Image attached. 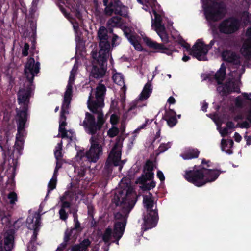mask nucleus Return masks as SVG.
<instances>
[{
    "mask_svg": "<svg viewBox=\"0 0 251 251\" xmlns=\"http://www.w3.org/2000/svg\"><path fill=\"white\" fill-rule=\"evenodd\" d=\"M118 120V118L116 115L113 114L111 116L110 122L112 125L116 124L117 123Z\"/></svg>",
    "mask_w": 251,
    "mask_h": 251,
    "instance_id": "obj_50",
    "label": "nucleus"
},
{
    "mask_svg": "<svg viewBox=\"0 0 251 251\" xmlns=\"http://www.w3.org/2000/svg\"><path fill=\"white\" fill-rule=\"evenodd\" d=\"M56 176L54 175L52 179L50 181L49 184H48V192H49L50 191L54 189L56 187Z\"/></svg>",
    "mask_w": 251,
    "mask_h": 251,
    "instance_id": "obj_39",
    "label": "nucleus"
},
{
    "mask_svg": "<svg viewBox=\"0 0 251 251\" xmlns=\"http://www.w3.org/2000/svg\"><path fill=\"white\" fill-rule=\"evenodd\" d=\"M151 92V84L150 82H148L145 85L143 90L140 95L139 100L141 101H143L146 100L148 98H149Z\"/></svg>",
    "mask_w": 251,
    "mask_h": 251,
    "instance_id": "obj_29",
    "label": "nucleus"
},
{
    "mask_svg": "<svg viewBox=\"0 0 251 251\" xmlns=\"http://www.w3.org/2000/svg\"><path fill=\"white\" fill-rule=\"evenodd\" d=\"M124 32L126 36L130 41V38H134L135 36L130 33V30L129 28L126 27L124 29Z\"/></svg>",
    "mask_w": 251,
    "mask_h": 251,
    "instance_id": "obj_46",
    "label": "nucleus"
},
{
    "mask_svg": "<svg viewBox=\"0 0 251 251\" xmlns=\"http://www.w3.org/2000/svg\"><path fill=\"white\" fill-rule=\"evenodd\" d=\"M60 137L62 138H67L71 141L74 136V133L71 130H66L65 129L63 130L59 131Z\"/></svg>",
    "mask_w": 251,
    "mask_h": 251,
    "instance_id": "obj_34",
    "label": "nucleus"
},
{
    "mask_svg": "<svg viewBox=\"0 0 251 251\" xmlns=\"http://www.w3.org/2000/svg\"><path fill=\"white\" fill-rule=\"evenodd\" d=\"M213 44L214 41H211L209 45H206L200 40H198L190 50V54L199 60H205V55Z\"/></svg>",
    "mask_w": 251,
    "mask_h": 251,
    "instance_id": "obj_11",
    "label": "nucleus"
},
{
    "mask_svg": "<svg viewBox=\"0 0 251 251\" xmlns=\"http://www.w3.org/2000/svg\"><path fill=\"white\" fill-rule=\"evenodd\" d=\"M75 73L74 70H72L71 72L67 89L64 96V100L65 101L64 106L70 104L72 92V85L75 80Z\"/></svg>",
    "mask_w": 251,
    "mask_h": 251,
    "instance_id": "obj_19",
    "label": "nucleus"
},
{
    "mask_svg": "<svg viewBox=\"0 0 251 251\" xmlns=\"http://www.w3.org/2000/svg\"><path fill=\"white\" fill-rule=\"evenodd\" d=\"M60 160H57L56 166V168H55V169L54 171V175H55V174L57 172L58 169L61 167V163L60 162Z\"/></svg>",
    "mask_w": 251,
    "mask_h": 251,
    "instance_id": "obj_59",
    "label": "nucleus"
},
{
    "mask_svg": "<svg viewBox=\"0 0 251 251\" xmlns=\"http://www.w3.org/2000/svg\"><path fill=\"white\" fill-rule=\"evenodd\" d=\"M243 40L241 53L246 59L251 60V27L247 29Z\"/></svg>",
    "mask_w": 251,
    "mask_h": 251,
    "instance_id": "obj_17",
    "label": "nucleus"
},
{
    "mask_svg": "<svg viewBox=\"0 0 251 251\" xmlns=\"http://www.w3.org/2000/svg\"><path fill=\"white\" fill-rule=\"evenodd\" d=\"M120 187L114 198L116 204L121 206L123 208V214L117 212L115 214L116 222L114 228L113 237L116 239L117 245L119 244V240L122 237L125 230L126 216L135 205L137 197L129 180L122 179L120 183Z\"/></svg>",
    "mask_w": 251,
    "mask_h": 251,
    "instance_id": "obj_1",
    "label": "nucleus"
},
{
    "mask_svg": "<svg viewBox=\"0 0 251 251\" xmlns=\"http://www.w3.org/2000/svg\"><path fill=\"white\" fill-rule=\"evenodd\" d=\"M137 1L142 4H143L144 2L149 4V5L151 4V3L152 2L153 0H137Z\"/></svg>",
    "mask_w": 251,
    "mask_h": 251,
    "instance_id": "obj_57",
    "label": "nucleus"
},
{
    "mask_svg": "<svg viewBox=\"0 0 251 251\" xmlns=\"http://www.w3.org/2000/svg\"><path fill=\"white\" fill-rule=\"evenodd\" d=\"M94 59V61L95 63H98L100 66V68H98V67L94 65L93 69L92 71V75L95 78H100L105 74V70L103 68L101 67L104 66L106 63V61L104 63L103 65L100 64L98 62H97L96 60Z\"/></svg>",
    "mask_w": 251,
    "mask_h": 251,
    "instance_id": "obj_24",
    "label": "nucleus"
},
{
    "mask_svg": "<svg viewBox=\"0 0 251 251\" xmlns=\"http://www.w3.org/2000/svg\"><path fill=\"white\" fill-rule=\"evenodd\" d=\"M199 151L197 149H189L184 153L180 155L184 160L191 159L194 158L198 157Z\"/></svg>",
    "mask_w": 251,
    "mask_h": 251,
    "instance_id": "obj_27",
    "label": "nucleus"
},
{
    "mask_svg": "<svg viewBox=\"0 0 251 251\" xmlns=\"http://www.w3.org/2000/svg\"><path fill=\"white\" fill-rule=\"evenodd\" d=\"M114 231L112 232V229L110 228H106L102 235V240L105 243L110 244V242H115L117 243L116 239L113 237Z\"/></svg>",
    "mask_w": 251,
    "mask_h": 251,
    "instance_id": "obj_23",
    "label": "nucleus"
},
{
    "mask_svg": "<svg viewBox=\"0 0 251 251\" xmlns=\"http://www.w3.org/2000/svg\"><path fill=\"white\" fill-rule=\"evenodd\" d=\"M31 82L26 81L23 87L21 88L18 93V100L19 103L24 106L22 110H17V116L18 113L22 111H25L26 114V120L27 119V104L29 102V98L33 93V88Z\"/></svg>",
    "mask_w": 251,
    "mask_h": 251,
    "instance_id": "obj_6",
    "label": "nucleus"
},
{
    "mask_svg": "<svg viewBox=\"0 0 251 251\" xmlns=\"http://www.w3.org/2000/svg\"><path fill=\"white\" fill-rule=\"evenodd\" d=\"M244 99L241 96L237 97L235 100V105L237 107H241L244 104Z\"/></svg>",
    "mask_w": 251,
    "mask_h": 251,
    "instance_id": "obj_42",
    "label": "nucleus"
},
{
    "mask_svg": "<svg viewBox=\"0 0 251 251\" xmlns=\"http://www.w3.org/2000/svg\"><path fill=\"white\" fill-rule=\"evenodd\" d=\"M60 218L62 220H66L68 218V214L66 212L65 210L60 209L59 212Z\"/></svg>",
    "mask_w": 251,
    "mask_h": 251,
    "instance_id": "obj_48",
    "label": "nucleus"
},
{
    "mask_svg": "<svg viewBox=\"0 0 251 251\" xmlns=\"http://www.w3.org/2000/svg\"><path fill=\"white\" fill-rule=\"evenodd\" d=\"M66 246V243H63L60 245V246L58 247L56 251H62L63 249L65 248Z\"/></svg>",
    "mask_w": 251,
    "mask_h": 251,
    "instance_id": "obj_63",
    "label": "nucleus"
},
{
    "mask_svg": "<svg viewBox=\"0 0 251 251\" xmlns=\"http://www.w3.org/2000/svg\"><path fill=\"white\" fill-rule=\"evenodd\" d=\"M122 138H119L116 143L111 151L106 163V166H108L112 164L114 166L120 165L121 163V148Z\"/></svg>",
    "mask_w": 251,
    "mask_h": 251,
    "instance_id": "obj_12",
    "label": "nucleus"
},
{
    "mask_svg": "<svg viewBox=\"0 0 251 251\" xmlns=\"http://www.w3.org/2000/svg\"><path fill=\"white\" fill-rule=\"evenodd\" d=\"M153 12L154 19H152L151 27L156 31L161 40L164 43H167L169 40V36L164 25L162 23L161 17L155 11Z\"/></svg>",
    "mask_w": 251,
    "mask_h": 251,
    "instance_id": "obj_13",
    "label": "nucleus"
},
{
    "mask_svg": "<svg viewBox=\"0 0 251 251\" xmlns=\"http://www.w3.org/2000/svg\"><path fill=\"white\" fill-rule=\"evenodd\" d=\"M219 132H220V134H221L222 136H225L228 133L227 128H224L223 129L220 128L219 129Z\"/></svg>",
    "mask_w": 251,
    "mask_h": 251,
    "instance_id": "obj_52",
    "label": "nucleus"
},
{
    "mask_svg": "<svg viewBox=\"0 0 251 251\" xmlns=\"http://www.w3.org/2000/svg\"><path fill=\"white\" fill-rule=\"evenodd\" d=\"M238 87L232 80L226 82L224 86L219 85L217 87L218 91L222 95H225L232 91H238Z\"/></svg>",
    "mask_w": 251,
    "mask_h": 251,
    "instance_id": "obj_21",
    "label": "nucleus"
},
{
    "mask_svg": "<svg viewBox=\"0 0 251 251\" xmlns=\"http://www.w3.org/2000/svg\"><path fill=\"white\" fill-rule=\"evenodd\" d=\"M62 142H61L60 143L57 144L54 151V155L57 160H61L62 157Z\"/></svg>",
    "mask_w": 251,
    "mask_h": 251,
    "instance_id": "obj_36",
    "label": "nucleus"
},
{
    "mask_svg": "<svg viewBox=\"0 0 251 251\" xmlns=\"http://www.w3.org/2000/svg\"><path fill=\"white\" fill-rule=\"evenodd\" d=\"M226 126L228 128H233L234 127V124L232 122H228L226 123Z\"/></svg>",
    "mask_w": 251,
    "mask_h": 251,
    "instance_id": "obj_61",
    "label": "nucleus"
},
{
    "mask_svg": "<svg viewBox=\"0 0 251 251\" xmlns=\"http://www.w3.org/2000/svg\"><path fill=\"white\" fill-rule=\"evenodd\" d=\"M245 139H246L247 144L249 145L251 144V137L246 136Z\"/></svg>",
    "mask_w": 251,
    "mask_h": 251,
    "instance_id": "obj_64",
    "label": "nucleus"
},
{
    "mask_svg": "<svg viewBox=\"0 0 251 251\" xmlns=\"http://www.w3.org/2000/svg\"><path fill=\"white\" fill-rule=\"evenodd\" d=\"M65 104V101L64 100L61 109V115H60V125H59V131L63 130L65 129V126L66 125V117L65 116V114L67 113V112L66 111V110L68 109L69 107V105L64 106Z\"/></svg>",
    "mask_w": 251,
    "mask_h": 251,
    "instance_id": "obj_25",
    "label": "nucleus"
},
{
    "mask_svg": "<svg viewBox=\"0 0 251 251\" xmlns=\"http://www.w3.org/2000/svg\"><path fill=\"white\" fill-rule=\"evenodd\" d=\"M14 239L13 232L8 230L4 234V249L6 251H10L13 247Z\"/></svg>",
    "mask_w": 251,
    "mask_h": 251,
    "instance_id": "obj_22",
    "label": "nucleus"
},
{
    "mask_svg": "<svg viewBox=\"0 0 251 251\" xmlns=\"http://www.w3.org/2000/svg\"><path fill=\"white\" fill-rule=\"evenodd\" d=\"M23 224L22 219H20L14 223L15 227H19Z\"/></svg>",
    "mask_w": 251,
    "mask_h": 251,
    "instance_id": "obj_55",
    "label": "nucleus"
},
{
    "mask_svg": "<svg viewBox=\"0 0 251 251\" xmlns=\"http://www.w3.org/2000/svg\"><path fill=\"white\" fill-rule=\"evenodd\" d=\"M40 217L38 214L30 215L28 217L26 221V225L27 227L33 230V234L31 238V241L34 242L36 240L37 235V231L40 226Z\"/></svg>",
    "mask_w": 251,
    "mask_h": 251,
    "instance_id": "obj_18",
    "label": "nucleus"
},
{
    "mask_svg": "<svg viewBox=\"0 0 251 251\" xmlns=\"http://www.w3.org/2000/svg\"><path fill=\"white\" fill-rule=\"evenodd\" d=\"M219 172L216 170L205 168L194 172H187L185 178L197 186H201L207 182L214 181L218 176Z\"/></svg>",
    "mask_w": 251,
    "mask_h": 251,
    "instance_id": "obj_3",
    "label": "nucleus"
},
{
    "mask_svg": "<svg viewBox=\"0 0 251 251\" xmlns=\"http://www.w3.org/2000/svg\"><path fill=\"white\" fill-rule=\"evenodd\" d=\"M29 49V45L27 43H25L24 48L22 50V54L24 56H27L28 54V50Z\"/></svg>",
    "mask_w": 251,
    "mask_h": 251,
    "instance_id": "obj_49",
    "label": "nucleus"
},
{
    "mask_svg": "<svg viewBox=\"0 0 251 251\" xmlns=\"http://www.w3.org/2000/svg\"><path fill=\"white\" fill-rule=\"evenodd\" d=\"M221 145L222 150H224L225 147L227 146L226 141L225 139H222L221 141Z\"/></svg>",
    "mask_w": 251,
    "mask_h": 251,
    "instance_id": "obj_58",
    "label": "nucleus"
},
{
    "mask_svg": "<svg viewBox=\"0 0 251 251\" xmlns=\"http://www.w3.org/2000/svg\"><path fill=\"white\" fill-rule=\"evenodd\" d=\"M148 122H150V123H151V121H150L149 120H147L146 121V123L144 124L142 126H141L140 128H138V129H137L136 130H135V132H137L139 130H140L141 129H142L143 128H144L146 126V125L148 123Z\"/></svg>",
    "mask_w": 251,
    "mask_h": 251,
    "instance_id": "obj_62",
    "label": "nucleus"
},
{
    "mask_svg": "<svg viewBox=\"0 0 251 251\" xmlns=\"http://www.w3.org/2000/svg\"><path fill=\"white\" fill-rule=\"evenodd\" d=\"M176 122L177 120L174 116L170 117L167 120V124L170 127L174 126L176 124Z\"/></svg>",
    "mask_w": 251,
    "mask_h": 251,
    "instance_id": "obj_45",
    "label": "nucleus"
},
{
    "mask_svg": "<svg viewBox=\"0 0 251 251\" xmlns=\"http://www.w3.org/2000/svg\"><path fill=\"white\" fill-rule=\"evenodd\" d=\"M241 20L245 24H247L250 22V14L247 12H244L241 17Z\"/></svg>",
    "mask_w": 251,
    "mask_h": 251,
    "instance_id": "obj_44",
    "label": "nucleus"
},
{
    "mask_svg": "<svg viewBox=\"0 0 251 251\" xmlns=\"http://www.w3.org/2000/svg\"><path fill=\"white\" fill-rule=\"evenodd\" d=\"M121 18L119 16H115L110 18L107 22V25L109 26L114 27L120 25Z\"/></svg>",
    "mask_w": 251,
    "mask_h": 251,
    "instance_id": "obj_33",
    "label": "nucleus"
},
{
    "mask_svg": "<svg viewBox=\"0 0 251 251\" xmlns=\"http://www.w3.org/2000/svg\"><path fill=\"white\" fill-rule=\"evenodd\" d=\"M118 36L116 34H114L112 39V45L114 46L116 45L115 42L118 39Z\"/></svg>",
    "mask_w": 251,
    "mask_h": 251,
    "instance_id": "obj_60",
    "label": "nucleus"
},
{
    "mask_svg": "<svg viewBox=\"0 0 251 251\" xmlns=\"http://www.w3.org/2000/svg\"><path fill=\"white\" fill-rule=\"evenodd\" d=\"M226 75V67L222 64L220 69L215 75V78L218 84H220L224 80Z\"/></svg>",
    "mask_w": 251,
    "mask_h": 251,
    "instance_id": "obj_31",
    "label": "nucleus"
},
{
    "mask_svg": "<svg viewBox=\"0 0 251 251\" xmlns=\"http://www.w3.org/2000/svg\"><path fill=\"white\" fill-rule=\"evenodd\" d=\"M40 63L35 62L33 58L28 59L25 66L24 73L27 81L32 82L35 75L39 72Z\"/></svg>",
    "mask_w": 251,
    "mask_h": 251,
    "instance_id": "obj_14",
    "label": "nucleus"
},
{
    "mask_svg": "<svg viewBox=\"0 0 251 251\" xmlns=\"http://www.w3.org/2000/svg\"><path fill=\"white\" fill-rule=\"evenodd\" d=\"M114 82L117 84L122 86L124 85V80L122 75L120 73H116L113 76Z\"/></svg>",
    "mask_w": 251,
    "mask_h": 251,
    "instance_id": "obj_35",
    "label": "nucleus"
},
{
    "mask_svg": "<svg viewBox=\"0 0 251 251\" xmlns=\"http://www.w3.org/2000/svg\"><path fill=\"white\" fill-rule=\"evenodd\" d=\"M105 14L111 15L113 13L125 16L126 15V8L123 6L119 1L114 0L106 6L104 10Z\"/></svg>",
    "mask_w": 251,
    "mask_h": 251,
    "instance_id": "obj_16",
    "label": "nucleus"
},
{
    "mask_svg": "<svg viewBox=\"0 0 251 251\" xmlns=\"http://www.w3.org/2000/svg\"><path fill=\"white\" fill-rule=\"evenodd\" d=\"M90 244V241L88 239H85L80 244L73 246L71 248V251H85Z\"/></svg>",
    "mask_w": 251,
    "mask_h": 251,
    "instance_id": "obj_28",
    "label": "nucleus"
},
{
    "mask_svg": "<svg viewBox=\"0 0 251 251\" xmlns=\"http://www.w3.org/2000/svg\"><path fill=\"white\" fill-rule=\"evenodd\" d=\"M100 135H93L90 139V147L85 153L89 161L96 162L102 154V146L100 143Z\"/></svg>",
    "mask_w": 251,
    "mask_h": 251,
    "instance_id": "obj_5",
    "label": "nucleus"
},
{
    "mask_svg": "<svg viewBox=\"0 0 251 251\" xmlns=\"http://www.w3.org/2000/svg\"><path fill=\"white\" fill-rule=\"evenodd\" d=\"M7 197L9 200V202L10 204H14L15 203V201H17V195L14 192L9 193Z\"/></svg>",
    "mask_w": 251,
    "mask_h": 251,
    "instance_id": "obj_41",
    "label": "nucleus"
},
{
    "mask_svg": "<svg viewBox=\"0 0 251 251\" xmlns=\"http://www.w3.org/2000/svg\"><path fill=\"white\" fill-rule=\"evenodd\" d=\"M237 126L241 128H248L249 127V124L247 122H244L242 123L238 124Z\"/></svg>",
    "mask_w": 251,
    "mask_h": 251,
    "instance_id": "obj_51",
    "label": "nucleus"
},
{
    "mask_svg": "<svg viewBox=\"0 0 251 251\" xmlns=\"http://www.w3.org/2000/svg\"><path fill=\"white\" fill-rule=\"evenodd\" d=\"M244 72V67L243 66L242 67L241 70L238 73H231L232 79L239 78L240 77V75Z\"/></svg>",
    "mask_w": 251,
    "mask_h": 251,
    "instance_id": "obj_47",
    "label": "nucleus"
},
{
    "mask_svg": "<svg viewBox=\"0 0 251 251\" xmlns=\"http://www.w3.org/2000/svg\"><path fill=\"white\" fill-rule=\"evenodd\" d=\"M153 169V164L152 162L148 161L144 167L145 174L139 177L137 181V183L141 184L140 188L144 190H150L154 188L155 183L154 181L147 183L148 180H151L153 177V173L152 172Z\"/></svg>",
    "mask_w": 251,
    "mask_h": 251,
    "instance_id": "obj_7",
    "label": "nucleus"
},
{
    "mask_svg": "<svg viewBox=\"0 0 251 251\" xmlns=\"http://www.w3.org/2000/svg\"><path fill=\"white\" fill-rule=\"evenodd\" d=\"M129 42L133 45L135 49L137 50H141L142 47L138 42V37L136 36L134 38H130Z\"/></svg>",
    "mask_w": 251,
    "mask_h": 251,
    "instance_id": "obj_38",
    "label": "nucleus"
},
{
    "mask_svg": "<svg viewBox=\"0 0 251 251\" xmlns=\"http://www.w3.org/2000/svg\"><path fill=\"white\" fill-rule=\"evenodd\" d=\"M234 138L235 141L237 142H239L242 139L241 136L237 132L235 133Z\"/></svg>",
    "mask_w": 251,
    "mask_h": 251,
    "instance_id": "obj_54",
    "label": "nucleus"
},
{
    "mask_svg": "<svg viewBox=\"0 0 251 251\" xmlns=\"http://www.w3.org/2000/svg\"><path fill=\"white\" fill-rule=\"evenodd\" d=\"M244 98L248 100L251 101V93H244L242 95Z\"/></svg>",
    "mask_w": 251,
    "mask_h": 251,
    "instance_id": "obj_56",
    "label": "nucleus"
},
{
    "mask_svg": "<svg viewBox=\"0 0 251 251\" xmlns=\"http://www.w3.org/2000/svg\"><path fill=\"white\" fill-rule=\"evenodd\" d=\"M119 133V129L113 126L110 128L107 131V134L110 137H114L116 136Z\"/></svg>",
    "mask_w": 251,
    "mask_h": 251,
    "instance_id": "obj_40",
    "label": "nucleus"
},
{
    "mask_svg": "<svg viewBox=\"0 0 251 251\" xmlns=\"http://www.w3.org/2000/svg\"><path fill=\"white\" fill-rule=\"evenodd\" d=\"M65 199V196H63L60 198V201L61 202V209H63V210H65L66 208H68L70 206V204L69 202L64 201Z\"/></svg>",
    "mask_w": 251,
    "mask_h": 251,
    "instance_id": "obj_43",
    "label": "nucleus"
},
{
    "mask_svg": "<svg viewBox=\"0 0 251 251\" xmlns=\"http://www.w3.org/2000/svg\"><path fill=\"white\" fill-rule=\"evenodd\" d=\"M222 56L224 60L234 65H240L241 63V58L233 52L226 50L223 51Z\"/></svg>",
    "mask_w": 251,
    "mask_h": 251,
    "instance_id": "obj_20",
    "label": "nucleus"
},
{
    "mask_svg": "<svg viewBox=\"0 0 251 251\" xmlns=\"http://www.w3.org/2000/svg\"><path fill=\"white\" fill-rule=\"evenodd\" d=\"M225 11V5L221 1L212 2L205 9L208 20L217 21L220 19Z\"/></svg>",
    "mask_w": 251,
    "mask_h": 251,
    "instance_id": "obj_9",
    "label": "nucleus"
},
{
    "mask_svg": "<svg viewBox=\"0 0 251 251\" xmlns=\"http://www.w3.org/2000/svg\"><path fill=\"white\" fill-rule=\"evenodd\" d=\"M147 44L150 47L154 49H158L160 50H164L166 49V48L162 44H158L156 42L151 41L150 39H147L146 40Z\"/></svg>",
    "mask_w": 251,
    "mask_h": 251,
    "instance_id": "obj_32",
    "label": "nucleus"
},
{
    "mask_svg": "<svg viewBox=\"0 0 251 251\" xmlns=\"http://www.w3.org/2000/svg\"><path fill=\"white\" fill-rule=\"evenodd\" d=\"M239 22L234 18H229L223 21L219 25V28L221 32L225 34H231L238 30Z\"/></svg>",
    "mask_w": 251,
    "mask_h": 251,
    "instance_id": "obj_15",
    "label": "nucleus"
},
{
    "mask_svg": "<svg viewBox=\"0 0 251 251\" xmlns=\"http://www.w3.org/2000/svg\"><path fill=\"white\" fill-rule=\"evenodd\" d=\"M106 91L105 86L100 83L96 88V90L93 93L90 94L87 101V105L93 104L95 108L98 107L102 110L104 104L103 102L104 97Z\"/></svg>",
    "mask_w": 251,
    "mask_h": 251,
    "instance_id": "obj_8",
    "label": "nucleus"
},
{
    "mask_svg": "<svg viewBox=\"0 0 251 251\" xmlns=\"http://www.w3.org/2000/svg\"><path fill=\"white\" fill-rule=\"evenodd\" d=\"M98 35L100 40V50L99 52L96 50L93 51L92 56L100 64L103 65L107 61L110 51V45L107 41V30L106 28L104 26L100 27L98 30Z\"/></svg>",
    "mask_w": 251,
    "mask_h": 251,
    "instance_id": "obj_4",
    "label": "nucleus"
},
{
    "mask_svg": "<svg viewBox=\"0 0 251 251\" xmlns=\"http://www.w3.org/2000/svg\"><path fill=\"white\" fill-rule=\"evenodd\" d=\"M26 121V114L25 111L18 113V134L16 136V141L15 146L19 151L22 150L23 147L24 140L22 137L24 135L25 125Z\"/></svg>",
    "mask_w": 251,
    "mask_h": 251,
    "instance_id": "obj_10",
    "label": "nucleus"
},
{
    "mask_svg": "<svg viewBox=\"0 0 251 251\" xmlns=\"http://www.w3.org/2000/svg\"><path fill=\"white\" fill-rule=\"evenodd\" d=\"M157 177L159 178V179L161 180V181H163L165 179V177H164V176L163 174V173L160 171H158L157 172Z\"/></svg>",
    "mask_w": 251,
    "mask_h": 251,
    "instance_id": "obj_53",
    "label": "nucleus"
},
{
    "mask_svg": "<svg viewBox=\"0 0 251 251\" xmlns=\"http://www.w3.org/2000/svg\"><path fill=\"white\" fill-rule=\"evenodd\" d=\"M143 203L144 206L148 210H151L153 206V200H152V195L149 193L148 195L144 196Z\"/></svg>",
    "mask_w": 251,
    "mask_h": 251,
    "instance_id": "obj_30",
    "label": "nucleus"
},
{
    "mask_svg": "<svg viewBox=\"0 0 251 251\" xmlns=\"http://www.w3.org/2000/svg\"><path fill=\"white\" fill-rule=\"evenodd\" d=\"M151 212L153 213V216L152 217H148L147 219H144V225L145 226V230L152 228L156 225V212L152 211Z\"/></svg>",
    "mask_w": 251,
    "mask_h": 251,
    "instance_id": "obj_26",
    "label": "nucleus"
},
{
    "mask_svg": "<svg viewBox=\"0 0 251 251\" xmlns=\"http://www.w3.org/2000/svg\"><path fill=\"white\" fill-rule=\"evenodd\" d=\"M80 227V224L77 222L75 224V228L71 229V230H67L65 232V236H64V241L65 242H67L70 238V236L71 233L74 231L75 229H77Z\"/></svg>",
    "mask_w": 251,
    "mask_h": 251,
    "instance_id": "obj_37",
    "label": "nucleus"
},
{
    "mask_svg": "<svg viewBox=\"0 0 251 251\" xmlns=\"http://www.w3.org/2000/svg\"><path fill=\"white\" fill-rule=\"evenodd\" d=\"M88 109L93 114L97 115V121H96L95 117L89 112L85 113V117L82 122V126L84 127L85 131L89 134L93 135L100 130L105 121L102 110L100 107L95 108L93 104L88 106Z\"/></svg>",
    "mask_w": 251,
    "mask_h": 251,
    "instance_id": "obj_2",
    "label": "nucleus"
}]
</instances>
